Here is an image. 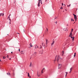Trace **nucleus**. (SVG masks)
<instances>
[{"mask_svg":"<svg viewBox=\"0 0 78 78\" xmlns=\"http://www.w3.org/2000/svg\"><path fill=\"white\" fill-rule=\"evenodd\" d=\"M38 75H39L38 74V72H37V76H38Z\"/></svg>","mask_w":78,"mask_h":78,"instance_id":"nucleus-31","label":"nucleus"},{"mask_svg":"<svg viewBox=\"0 0 78 78\" xmlns=\"http://www.w3.org/2000/svg\"><path fill=\"white\" fill-rule=\"evenodd\" d=\"M58 18V17H55V19H57Z\"/></svg>","mask_w":78,"mask_h":78,"instance_id":"nucleus-27","label":"nucleus"},{"mask_svg":"<svg viewBox=\"0 0 78 78\" xmlns=\"http://www.w3.org/2000/svg\"><path fill=\"white\" fill-rule=\"evenodd\" d=\"M53 43L54 44V43H55V41H53Z\"/></svg>","mask_w":78,"mask_h":78,"instance_id":"nucleus-34","label":"nucleus"},{"mask_svg":"<svg viewBox=\"0 0 78 78\" xmlns=\"http://www.w3.org/2000/svg\"><path fill=\"white\" fill-rule=\"evenodd\" d=\"M71 20L72 21V20L73 21H74V20H73L72 19Z\"/></svg>","mask_w":78,"mask_h":78,"instance_id":"nucleus-25","label":"nucleus"},{"mask_svg":"<svg viewBox=\"0 0 78 78\" xmlns=\"http://www.w3.org/2000/svg\"><path fill=\"white\" fill-rule=\"evenodd\" d=\"M73 14V16H74L75 19H76V18H77V17H76V15H75L74 14Z\"/></svg>","mask_w":78,"mask_h":78,"instance_id":"nucleus-4","label":"nucleus"},{"mask_svg":"<svg viewBox=\"0 0 78 78\" xmlns=\"http://www.w3.org/2000/svg\"><path fill=\"white\" fill-rule=\"evenodd\" d=\"M62 6H63V5H64V4H63V3H62Z\"/></svg>","mask_w":78,"mask_h":78,"instance_id":"nucleus-29","label":"nucleus"},{"mask_svg":"<svg viewBox=\"0 0 78 78\" xmlns=\"http://www.w3.org/2000/svg\"><path fill=\"white\" fill-rule=\"evenodd\" d=\"M7 58H8V55H7Z\"/></svg>","mask_w":78,"mask_h":78,"instance_id":"nucleus-46","label":"nucleus"},{"mask_svg":"<svg viewBox=\"0 0 78 78\" xmlns=\"http://www.w3.org/2000/svg\"><path fill=\"white\" fill-rule=\"evenodd\" d=\"M76 55L74 54V57H75V55Z\"/></svg>","mask_w":78,"mask_h":78,"instance_id":"nucleus-30","label":"nucleus"},{"mask_svg":"<svg viewBox=\"0 0 78 78\" xmlns=\"http://www.w3.org/2000/svg\"><path fill=\"white\" fill-rule=\"evenodd\" d=\"M72 69H73V68H72V67L70 69V70L71 72H72Z\"/></svg>","mask_w":78,"mask_h":78,"instance_id":"nucleus-16","label":"nucleus"},{"mask_svg":"<svg viewBox=\"0 0 78 78\" xmlns=\"http://www.w3.org/2000/svg\"><path fill=\"white\" fill-rule=\"evenodd\" d=\"M4 16V13H3V14H2V16Z\"/></svg>","mask_w":78,"mask_h":78,"instance_id":"nucleus-33","label":"nucleus"},{"mask_svg":"<svg viewBox=\"0 0 78 78\" xmlns=\"http://www.w3.org/2000/svg\"><path fill=\"white\" fill-rule=\"evenodd\" d=\"M33 55L34 56H35V55H36V52H34Z\"/></svg>","mask_w":78,"mask_h":78,"instance_id":"nucleus-10","label":"nucleus"},{"mask_svg":"<svg viewBox=\"0 0 78 78\" xmlns=\"http://www.w3.org/2000/svg\"><path fill=\"white\" fill-rule=\"evenodd\" d=\"M55 23H56V22H55Z\"/></svg>","mask_w":78,"mask_h":78,"instance_id":"nucleus-61","label":"nucleus"},{"mask_svg":"<svg viewBox=\"0 0 78 78\" xmlns=\"http://www.w3.org/2000/svg\"><path fill=\"white\" fill-rule=\"evenodd\" d=\"M41 0H38V3H40V2H41Z\"/></svg>","mask_w":78,"mask_h":78,"instance_id":"nucleus-17","label":"nucleus"},{"mask_svg":"<svg viewBox=\"0 0 78 78\" xmlns=\"http://www.w3.org/2000/svg\"><path fill=\"white\" fill-rule=\"evenodd\" d=\"M72 32H73V31L71 30V33H72Z\"/></svg>","mask_w":78,"mask_h":78,"instance_id":"nucleus-36","label":"nucleus"},{"mask_svg":"<svg viewBox=\"0 0 78 78\" xmlns=\"http://www.w3.org/2000/svg\"><path fill=\"white\" fill-rule=\"evenodd\" d=\"M53 44H54V43H52L51 44V45L52 46V45H53Z\"/></svg>","mask_w":78,"mask_h":78,"instance_id":"nucleus-22","label":"nucleus"},{"mask_svg":"<svg viewBox=\"0 0 78 78\" xmlns=\"http://www.w3.org/2000/svg\"><path fill=\"white\" fill-rule=\"evenodd\" d=\"M44 69H45V68H43V69L41 70V73H44L43 72H44Z\"/></svg>","mask_w":78,"mask_h":78,"instance_id":"nucleus-6","label":"nucleus"},{"mask_svg":"<svg viewBox=\"0 0 78 78\" xmlns=\"http://www.w3.org/2000/svg\"><path fill=\"white\" fill-rule=\"evenodd\" d=\"M0 61H1V60L0 59Z\"/></svg>","mask_w":78,"mask_h":78,"instance_id":"nucleus-49","label":"nucleus"},{"mask_svg":"<svg viewBox=\"0 0 78 78\" xmlns=\"http://www.w3.org/2000/svg\"><path fill=\"white\" fill-rule=\"evenodd\" d=\"M77 4L76 3L75 4H76V5H77Z\"/></svg>","mask_w":78,"mask_h":78,"instance_id":"nucleus-54","label":"nucleus"},{"mask_svg":"<svg viewBox=\"0 0 78 78\" xmlns=\"http://www.w3.org/2000/svg\"><path fill=\"white\" fill-rule=\"evenodd\" d=\"M62 65L61 64H58V69H60Z\"/></svg>","mask_w":78,"mask_h":78,"instance_id":"nucleus-3","label":"nucleus"},{"mask_svg":"<svg viewBox=\"0 0 78 78\" xmlns=\"http://www.w3.org/2000/svg\"><path fill=\"white\" fill-rule=\"evenodd\" d=\"M19 51H20V49H19Z\"/></svg>","mask_w":78,"mask_h":78,"instance_id":"nucleus-43","label":"nucleus"},{"mask_svg":"<svg viewBox=\"0 0 78 78\" xmlns=\"http://www.w3.org/2000/svg\"><path fill=\"white\" fill-rule=\"evenodd\" d=\"M75 23V22H74V23Z\"/></svg>","mask_w":78,"mask_h":78,"instance_id":"nucleus-62","label":"nucleus"},{"mask_svg":"<svg viewBox=\"0 0 78 78\" xmlns=\"http://www.w3.org/2000/svg\"><path fill=\"white\" fill-rule=\"evenodd\" d=\"M2 13H0V16H2Z\"/></svg>","mask_w":78,"mask_h":78,"instance_id":"nucleus-23","label":"nucleus"},{"mask_svg":"<svg viewBox=\"0 0 78 78\" xmlns=\"http://www.w3.org/2000/svg\"><path fill=\"white\" fill-rule=\"evenodd\" d=\"M66 29H64V31H66Z\"/></svg>","mask_w":78,"mask_h":78,"instance_id":"nucleus-24","label":"nucleus"},{"mask_svg":"<svg viewBox=\"0 0 78 78\" xmlns=\"http://www.w3.org/2000/svg\"><path fill=\"white\" fill-rule=\"evenodd\" d=\"M66 11H67V9H66Z\"/></svg>","mask_w":78,"mask_h":78,"instance_id":"nucleus-53","label":"nucleus"},{"mask_svg":"<svg viewBox=\"0 0 78 78\" xmlns=\"http://www.w3.org/2000/svg\"><path fill=\"white\" fill-rule=\"evenodd\" d=\"M9 74H10V73H9Z\"/></svg>","mask_w":78,"mask_h":78,"instance_id":"nucleus-52","label":"nucleus"},{"mask_svg":"<svg viewBox=\"0 0 78 78\" xmlns=\"http://www.w3.org/2000/svg\"><path fill=\"white\" fill-rule=\"evenodd\" d=\"M62 55H64V51H62Z\"/></svg>","mask_w":78,"mask_h":78,"instance_id":"nucleus-11","label":"nucleus"},{"mask_svg":"<svg viewBox=\"0 0 78 78\" xmlns=\"http://www.w3.org/2000/svg\"><path fill=\"white\" fill-rule=\"evenodd\" d=\"M9 24H11V22H10Z\"/></svg>","mask_w":78,"mask_h":78,"instance_id":"nucleus-41","label":"nucleus"},{"mask_svg":"<svg viewBox=\"0 0 78 78\" xmlns=\"http://www.w3.org/2000/svg\"><path fill=\"white\" fill-rule=\"evenodd\" d=\"M9 60H11V58H9Z\"/></svg>","mask_w":78,"mask_h":78,"instance_id":"nucleus-37","label":"nucleus"},{"mask_svg":"<svg viewBox=\"0 0 78 78\" xmlns=\"http://www.w3.org/2000/svg\"><path fill=\"white\" fill-rule=\"evenodd\" d=\"M71 73V71H70L69 72V73Z\"/></svg>","mask_w":78,"mask_h":78,"instance_id":"nucleus-45","label":"nucleus"},{"mask_svg":"<svg viewBox=\"0 0 78 78\" xmlns=\"http://www.w3.org/2000/svg\"><path fill=\"white\" fill-rule=\"evenodd\" d=\"M74 55H76V53H74Z\"/></svg>","mask_w":78,"mask_h":78,"instance_id":"nucleus-38","label":"nucleus"},{"mask_svg":"<svg viewBox=\"0 0 78 78\" xmlns=\"http://www.w3.org/2000/svg\"><path fill=\"white\" fill-rule=\"evenodd\" d=\"M30 47H33V45H31V43L30 44Z\"/></svg>","mask_w":78,"mask_h":78,"instance_id":"nucleus-15","label":"nucleus"},{"mask_svg":"<svg viewBox=\"0 0 78 78\" xmlns=\"http://www.w3.org/2000/svg\"><path fill=\"white\" fill-rule=\"evenodd\" d=\"M7 75H8V73H7Z\"/></svg>","mask_w":78,"mask_h":78,"instance_id":"nucleus-51","label":"nucleus"},{"mask_svg":"<svg viewBox=\"0 0 78 78\" xmlns=\"http://www.w3.org/2000/svg\"><path fill=\"white\" fill-rule=\"evenodd\" d=\"M44 35H43V37H44Z\"/></svg>","mask_w":78,"mask_h":78,"instance_id":"nucleus-58","label":"nucleus"},{"mask_svg":"<svg viewBox=\"0 0 78 78\" xmlns=\"http://www.w3.org/2000/svg\"><path fill=\"white\" fill-rule=\"evenodd\" d=\"M70 5H71V4H69V5H67V7H70Z\"/></svg>","mask_w":78,"mask_h":78,"instance_id":"nucleus-14","label":"nucleus"},{"mask_svg":"<svg viewBox=\"0 0 78 78\" xmlns=\"http://www.w3.org/2000/svg\"><path fill=\"white\" fill-rule=\"evenodd\" d=\"M28 76H30V74H29V73H28Z\"/></svg>","mask_w":78,"mask_h":78,"instance_id":"nucleus-21","label":"nucleus"},{"mask_svg":"<svg viewBox=\"0 0 78 78\" xmlns=\"http://www.w3.org/2000/svg\"><path fill=\"white\" fill-rule=\"evenodd\" d=\"M41 4H42V1H41Z\"/></svg>","mask_w":78,"mask_h":78,"instance_id":"nucleus-28","label":"nucleus"},{"mask_svg":"<svg viewBox=\"0 0 78 78\" xmlns=\"http://www.w3.org/2000/svg\"><path fill=\"white\" fill-rule=\"evenodd\" d=\"M11 53H12V52H11Z\"/></svg>","mask_w":78,"mask_h":78,"instance_id":"nucleus-47","label":"nucleus"},{"mask_svg":"<svg viewBox=\"0 0 78 78\" xmlns=\"http://www.w3.org/2000/svg\"><path fill=\"white\" fill-rule=\"evenodd\" d=\"M65 5V6H66V5Z\"/></svg>","mask_w":78,"mask_h":78,"instance_id":"nucleus-63","label":"nucleus"},{"mask_svg":"<svg viewBox=\"0 0 78 78\" xmlns=\"http://www.w3.org/2000/svg\"><path fill=\"white\" fill-rule=\"evenodd\" d=\"M65 73H66V76H67V75L68 73L67 72H65Z\"/></svg>","mask_w":78,"mask_h":78,"instance_id":"nucleus-12","label":"nucleus"},{"mask_svg":"<svg viewBox=\"0 0 78 78\" xmlns=\"http://www.w3.org/2000/svg\"><path fill=\"white\" fill-rule=\"evenodd\" d=\"M75 19V20H76V19Z\"/></svg>","mask_w":78,"mask_h":78,"instance_id":"nucleus-44","label":"nucleus"},{"mask_svg":"<svg viewBox=\"0 0 78 78\" xmlns=\"http://www.w3.org/2000/svg\"><path fill=\"white\" fill-rule=\"evenodd\" d=\"M24 32H25V30H24Z\"/></svg>","mask_w":78,"mask_h":78,"instance_id":"nucleus-50","label":"nucleus"},{"mask_svg":"<svg viewBox=\"0 0 78 78\" xmlns=\"http://www.w3.org/2000/svg\"><path fill=\"white\" fill-rule=\"evenodd\" d=\"M72 36V32H70V35H69V37H71V36Z\"/></svg>","mask_w":78,"mask_h":78,"instance_id":"nucleus-8","label":"nucleus"},{"mask_svg":"<svg viewBox=\"0 0 78 78\" xmlns=\"http://www.w3.org/2000/svg\"><path fill=\"white\" fill-rule=\"evenodd\" d=\"M46 2H47V0H46Z\"/></svg>","mask_w":78,"mask_h":78,"instance_id":"nucleus-56","label":"nucleus"},{"mask_svg":"<svg viewBox=\"0 0 78 78\" xmlns=\"http://www.w3.org/2000/svg\"><path fill=\"white\" fill-rule=\"evenodd\" d=\"M46 45H47V44H48V43H47V42H48V40L46 39Z\"/></svg>","mask_w":78,"mask_h":78,"instance_id":"nucleus-9","label":"nucleus"},{"mask_svg":"<svg viewBox=\"0 0 78 78\" xmlns=\"http://www.w3.org/2000/svg\"><path fill=\"white\" fill-rule=\"evenodd\" d=\"M38 76H39V75H38Z\"/></svg>","mask_w":78,"mask_h":78,"instance_id":"nucleus-40","label":"nucleus"},{"mask_svg":"<svg viewBox=\"0 0 78 78\" xmlns=\"http://www.w3.org/2000/svg\"><path fill=\"white\" fill-rule=\"evenodd\" d=\"M63 11V12H64V11Z\"/></svg>","mask_w":78,"mask_h":78,"instance_id":"nucleus-57","label":"nucleus"},{"mask_svg":"<svg viewBox=\"0 0 78 78\" xmlns=\"http://www.w3.org/2000/svg\"><path fill=\"white\" fill-rule=\"evenodd\" d=\"M6 58V57H5V56H4L3 57V59H5Z\"/></svg>","mask_w":78,"mask_h":78,"instance_id":"nucleus-20","label":"nucleus"},{"mask_svg":"<svg viewBox=\"0 0 78 78\" xmlns=\"http://www.w3.org/2000/svg\"><path fill=\"white\" fill-rule=\"evenodd\" d=\"M73 29H72L71 31H73Z\"/></svg>","mask_w":78,"mask_h":78,"instance_id":"nucleus-35","label":"nucleus"},{"mask_svg":"<svg viewBox=\"0 0 78 78\" xmlns=\"http://www.w3.org/2000/svg\"><path fill=\"white\" fill-rule=\"evenodd\" d=\"M38 6H40V3H38Z\"/></svg>","mask_w":78,"mask_h":78,"instance_id":"nucleus-13","label":"nucleus"},{"mask_svg":"<svg viewBox=\"0 0 78 78\" xmlns=\"http://www.w3.org/2000/svg\"><path fill=\"white\" fill-rule=\"evenodd\" d=\"M30 78H31V76H30Z\"/></svg>","mask_w":78,"mask_h":78,"instance_id":"nucleus-60","label":"nucleus"},{"mask_svg":"<svg viewBox=\"0 0 78 78\" xmlns=\"http://www.w3.org/2000/svg\"><path fill=\"white\" fill-rule=\"evenodd\" d=\"M17 34H19V33H17Z\"/></svg>","mask_w":78,"mask_h":78,"instance_id":"nucleus-42","label":"nucleus"},{"mask_svg":"<svg viewBox=\"0 0 78 78\" xmlns=\"http://www.w3.org/2000/svg\"><path fill=\"white\" fill-rule=\"evenodd\" d=\"M70 37H71V39H72L73 41H74V38H75L74 37H72V36H71Z\"/></svg>","mask_w":78,"mask_h":78,"instance_id":"nucleus-7","label":"nucleus"},{"mask_svg":"<svg viewBox=\"0 0 78 78\" xmlns=\"http://www.w3.org/2000/svg\"><path fill=\"white\" fill-rule=\"evenodd\" d=\"M46 30H47V31H48V29H47V28H46Z\"/></svg>","mask_w":78,"mask_h":78,"instance_id":"nucleus-26","label":"nucleus"},{"mask_svg":"<svg viewBox=\"0 0 78 78\" xmlns=\"http://www.w3.org/2000/svg\"><path fill=\"white\" fill-rule=\"evenodd\" d=\"M63 8L62 7H61V8H60V9H62Z\"/></svg>","mask_w":78,"mask_h":78,"instance_id":"nucleus-32","label":"nucleus"},{"mask_svg":"<svg viewBox=\"0 0 78 78\" xmlns=\"http://www.w3.org/2000/svg\"><path fill=\"white\" fill-rule=\"evenodd\" d=\"M59 58H60L59 56L58 55H56L55 58V59L54 60V61L55 62V61H56V60L57 59V61L58 62V60H59Z\"/></svg>","mask_w":78,"mask_h":78,"instance_id":"nucleus-1","label":"nucleus"},{"mask_svg":"<svg viewBox=\"0 0 78 78\" xmlns=\"http://www.w3.org/2000/svg\"><path fill=\"white\" fill-rule=\"evenodd\" d=\"M31 62L30 63V67H31Z\"/></svg>","mask_w":78,"mask_h":78,"instance_id":"nucleus-19","label":"nucleus"},{"mask_svg":"<svg viewBox=\"0 0 78 78\" xmlns=\"http://www.w3.org/2000/svg\"><path fill=\"white\" fill-rule=\"evenodd\" d=\"M44 44V43H42V45H43Z\"/></svg>","mask_w":78,"mask_h":78,"instance_id":"nucleus-48","label":"nucleus"},{"mask_svg":"<svg viewBox=\"0 0 78 78\" xmlns=\"http://www.w3.org/2000/svg\"><path fill=\"white\" fill-rule=\"evenodd\" d=\"M20 53H21V54H23V55H24V54H25V51H22Z\"/></svg>","mask_w":78,"mask_h":78,"instance_id":"nucleus-2","label":"nucleus"},{"mask_svg":"<svg viewBox=\"0 0 78 78\" xmlns=\"http://www.w3.org/2000/svg\"><path fill=\"white\" fill-rule=\"evenodd\" d=\"M40 48H41V47Z\"/></svg>","mask_w":78,"mask_h":78,"instance_id":"nucleus-55","label":"nucleus"},{"mask_svg":"<svg viewBox=\"0 0 78 78\" xmlns=\"http://www.w3.org/2000/svg\"><path fill=\"white\" fill-rule=\"evenodd\" d=\"M37 48H38V46L37 45H35V48L36 49H37Z\"/></svg>","mask_w":78,"mask_h":78,"instance_id":"nucleus-5","label":"nucleus"},{"mask_svg":"<svg viewBox=\"0 0 78 78\" xmlns=\"http://www.w3.org/2000/svg\"><path fill=\"white\" fill-rule=\"evenodd\" d=\"M8 19H9V18L8 17Z\"/></svg>","mask_w":78,"mask_h":78,"instance_id":"nucleus-59","label":"nucleus"},{"mask_svg":"<svg viewBox=\"0 0 78 78\" xmlns=\"http://www.w3.org/2000/svg\"><path fill=\"white\" fill-rule=\"evenodd\" d=\"M57 23V21L56 22V23Z\"/></svg>","mask_w":78,"mask_h":78,"instance_id":"nucleus-39","label":"nucleus"},{"mask_svg":"<svg viewBox=\"0 0 78 78\" xmlns=\"http://www.w3.org/2000/svg\"><path fill=\"white\" fill-rule=\"evenodd\" d=\"M8 18H9V20L10 21H11V20L10 19V17L9 16Z\"/></svg>","mask_w":78,"mask_h":78,"instance_id":"nucleus-18","label":"nucleus"}]
</instances>
